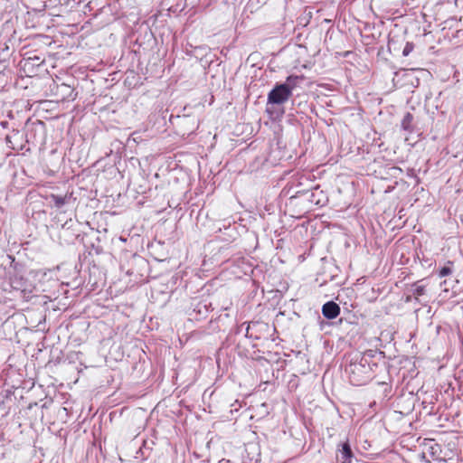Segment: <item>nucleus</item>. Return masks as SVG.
I'll list each match as a JSON object with an SVG mask.
<instances>
[{"instance_id": "nucleus-1", "label": "nucleus", "mask_w": 463, "mask_h": 463, "mask_svg": "<svg viewBox=\"0 0 463 463\" xmlns=\"http://www.w3.org/2000/svg\"><path fill=\"white\" fill-rule=\"evenodd\" d=\"M291 97V93L286 85L277 84L268 94V103L283 104Z\"/></svg>"}, {"instance_id": "nucleus-2", "label": "nucleus", "mask_w": 463, "mask_h": 463, "mask_svg": "<svg viewBox=\"0 0 463 463\" xmlns=\"http://www.w3.org/2000/svg\"><path fill=\"white\" fill-rule=\"evenodd\" d=\"M349 379L354 385L360 386L364 384L368 379L366 367L361 364H351Z\"/></svg>"}, {"instance_id": "nucleus-3", "label": "nucleus", "mask_w": 463, "mask_h": 463, "mask_svg": "<svg viewBox=\"0 0 463 463\" xmlns=\"http://www.w3.org/2000/svg\"><path fill=\"white\" fill-rule=\"evenodd\" d=\"M322 314L327 319H335L340 314V307L334 301H328L323 305Z\"/></svg>"}, {"instance_id": "nucleus-4", "label": "nucleus", "mask_w": 463, "mask_h": 463, "mask_svg": "<svg viewBox=\"0 0 463 463\" xmlns=\"http://www.w3.org/2000/svg\"><path fill=\"white\" fill-rule=\"evenodd\" d=\"M305 80V77L303 75H289L285 83H282L283 85H286V87L288 88L289 92L292 94L293 90H295L298 83Z\"/></svg>"}, {"instance_id": "nucleus-5", "label": "nucleus", "mask_w": 463, "mask_h": 463, "mask_svg": "<svg viewBox=\"0 0 463 463\" xmlns=\"http://www.w3.org/2000/svg\"><path fill=\"white\" fill-rule=\"evenodd\" d=\"M353 458V452L349 443L346 441L342 444L341 449V461L342 463H351Z\"/></svg>"}, {"instance_id": "nucleus-6", "label": "nucleus", "mask_w": 463, "mask_h": 463, "mask_svg": "<svg viewBox=\"0 0 463 463\" xmlns=\"http://www.w3.org/2000/svg\"><path fill=\"white\" fill-rule=\"evenodd\" d=\"M413 115L410 112H407L402 120V129L409 133H411L413 131Z\"/></svg>"}, {"instance_id": "nucleus-7", "label": "nucleus", "mask_w": 463, "mask_h": 463, "mask_svg": "<svg viewBox=\"0 0 463 463\" xmlns=\"http://www.w3.org/2000/svg\"><path fill=\"white\" fill-rule=\"evenodd\" d=\"M413 287H415V288L413 289V293H412L413 298L416 301H419V298L425 294V291H426L425 290V286L418 285V283H414Z\"/></svg>"}, {"instance_id": "nucleus-8", "label": "nucleus", "mask_w": 463, "mask_h": 463, "mask_svg": "<svg viewBox=\"0 0 463 463\" xmlns=\"http://www.w3.org/2000/svg\"><path fill=\"white\" fill-rule=\"evenodd\" d=\"M50 197L57 208H61V206H63L66 203V196L51 194Z\"/></svg>"}, {"instance_id": "nucleus-9", "label": "nucleus", "mask_w": 463, "mask_h": 463, "mask_svg": "<svg viewBox=\"0 0 463 463\" xmlns=\"http://www.w3.org/2000/svg\"><path fill=\"white\" fill-rule=\"evenodd\" d=\"M414 49V44L412 43H407L403 48L402 54L403 56H408Z\"/></svg>"}, {"instance_id": "nucleus-10", "label": "nucleus", "mask_w": 463, "mask_h": 463, "mask_svg": "<svg viewBox=\"0 0 463 463\" xmlns=\"http://www.w3.org/2000/svg\"><path fill=\"white\" fill-rule=\"evenodd\" d=\"M451 272H452V270L449 267H443L439 269V275L440 278H443V277L450 275Z\"/></svg>"}, {"instance_id": "nucleus-11", "label": "nucleus", "mask_w": 463, "mask_h": 463, "mask_svg": "<svg viewBox=\"0 0 463 463\" xmlns=\"http://www.w3.org/2000/svg\"><path fill=\"white\" fill-rule=\"evenodd\" d=\"M412 298H413V296H407L405 301L410 302V301H411Z\"/></svg>"}, {"instance_id": "nucleus-12", "label": "nucleus", "mask_w": 463, "mask_h": 463, "mask_svg": "<svg viewBox=\"0 0 463 463\" xmlns=\"http://www.w3.org/2000/svg\"><path fill=\"white\" fill-rule=\"evenodd\" d=\"M448 264L452 265L453 262L452 261H448Z\"/></svg>"}]
</instances>
